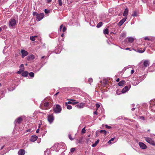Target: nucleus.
Wrapping results in <instances>:
<instances>
[{"label": "nucleus", "instance_id": "1", "mask_svg": "<svg viewBox=\"0 0 155 155\" xmlns=\"http://www.w3.org/2000/svg\"><path fill=\"white\" fill-rule=\"evenodd\" d=\"M50 102V101H47L45 100H43L42 101L41 104L40 106L41 108L45 110L49 109L52 106L51 103Z\"/></svg>", "mask_w": 155, "mask_h": 155}, {"label": "nucleus", "instance_id": "2", "mask_svg": "<svg viewBox=\"0 0 155 155\" xmlns=\"http://www.w3.org/2000/svg\"><path fill=\"white\" fill-rule=\"evenodd\" d=\"M65 147L66 145L65 144L63 143H55L54 145L51 148V150H52L53 149H55L56 152H58L61 149H65Z\"/></svg>", "mask_w": 155, "mask_h": 155}, {"label": "nucleus", "instance_id": "3", "mask_svg": "<svg viewBox=\"0 0 155 155\" xmlns=\"http://www.w3.org/2000/svg\"><path fill=\"white\" fill-rule=\"evenodd\" d=\"M17 24L16 20L14 19L11 18L8 22V26L10 28H12Z\"/></svg>", "mask_w": 155, "mask_h": 155}, {"label": "nucleus", "instance_id": "4", "mask_svg": "<svg viewBox=\"0 0 155 155\" xmlns=\"http://www.w3.org/2000/svg\"><path fill=\"white\" fill-rule=\"evenodd\" d=\"M53 108L54 112L56 113H59L61 111V107L58 104H57L56 106L53 107Z\"/></svg>", "mask_w": 155, "mask_h": 155}, {"label": "nucleus", "instance_id": "5", "mask_svg": "<svg viewBox=\"0 0 155 155\" xmlns=\"http://www.w3.org/2000/svg\"><path fill=\"white\" fill-rule=\"evenodd\" d=\"M144 138L145 140L149 143L153 145H155L154 141L151 138L148 137H144Z\"/></svg>", "mask_w": 155, "mask_h": 155}, {"label": "nucleus", "instance_id": "6", "mask_svg": "<svg viewBox=\"0 0 155 155\" xmlns=\"http://www.w3.org/2000/svg\"><path fill=\"white\" fill-rule=\"evenodd\" d=\"M133 81H132V83L134 86L137 85L141 81L140 80L137 79L136 77H133Z\"/></svg>", "mask_w": 155, "mask_h": 155}, {"label": "nucleus", "instance_id": "7", "mask_svg": "<svg viewBox=\"0 0 155 155\" xmlns=\"http://www.w3.org/2000/svg\"><path fill=\"white\" fill-rule=\"evenodd\" d=\"M44 13H41L38 14L36 17V20L38 21H39L44 18Z\"/></svg>", "mask_w": 155, "mask_h": 155}, {"label": "nucleus", "instance_id": "8", "mask_svg": "<svg viewBox=\"0 0 155 155\" xmlns=\"http://www.w3.org/2000/svg\"><path fill=\"white\" fill-rule=\"evenodd\" d=\"M54 119V118L53 114H50L48 115V120L50 124L53 122Z\"/></svg>", "mask_w": 155, "mask_h": 155}, {"label": "nucleus", "instance_id": "9", "mask_svg": "<svg viewBox=\"0 0 155 155\" xmlns=\"http://www.w3.org/2000/svg\"><path fill=\"white\" fill-rule=\"evenodd\" d=\"M21 57L22 58H24L28 54V52L24 49H21Z\"/></svg>", "mask_w": 155, "mask_h": 155}, {"label": "nucleus", "instance_id": "10", "mask_svg": "<svg viewBox=\"0 0 155 155\" xmlns=\"http://www.w3.org/2000/svg\"><path fill=\"white\" fill-rule=\"evenodd\" d=\"M71 101H69L67 103L68 104H72L73 105H74L75 104H78L79 103L78 102L76 101V100L74 99H71L70 100Z\"/></svg>", "mask_w": 155, "mask_h": 155}, {"label": "nucleus", "instance_id": "11", "mask_svg": "<svg viewBox=\"0 0 155 155\" xmlns=\"http://www.w3.org/2000/svg\"><path fill=\"white\" fill-rule=\"evenodd\" d=\"M131 87L130 85H129V86H125L122 90V93H124L127 91H128Z\"/></svg>", "mask_w": 155, "mask_h": 155}, {"label": "nucleus", "instance_id": "12", "mask_svg": "<svg viewBox=\"0 0 155 155\" xmlns=\"http://www.w3.org/2000/svg\"><path fill=\"white\" fill-rule=\"evenodd\" d=\"M139 145L140 147L142 149H145L147 148L146 145L142 142H140L139 143Z\"/></svg>", "mask_w": 155, "mask_h": 155}, {"label": "nucleus", "instance_id": "13", "mask_svg": "<svg viewBox=\"0 0 155 155\" xmlns=\"http://www.w3.org/2000/svg\"><path fill=\"white\" fill-rule=\"evenodd\" d=\"M38 137L37 136L33 135L32 136L30 140L32 142H34L37 139Z\"/></svg>", "mask_w": 155, "mask_h": 155}, {"label": "nucleus", "instance_id": "14", "mask_svg": "<svg viewBox=\"0 0 155 155\" xmlns=\"http://www.w3.org/2000/svg\"><path fill=\"white\" fill-rule=\"evenodd\" d=\"M35 58V56L34 55L31 54L27 57V59L28 61H31Z\"/></svg>", "mask_w": 155, "mask_h": 155}, {"label": "nucleus", "instance_id": "15", "mask_svg": "<svg viewBox=\"0 0 155 155\" xmlns=\"http://www.w3.org/2000/svg\"><path fill=\"white\" fill-rule=\"evenodd\" d=\"M126 19V18H124L122 19L118 23V25L120 26L124 22Z\"/></svg>", "mask_w": 155, "mask_h": 155}, {"label": "nucleus", "instance_id": "16", "mask_svg": "<svg viewBox=\"0 0 155 155\" xmlns=\"http://www.w3.org/2000/svg\"><path fill=\"white\" fill-rule=\"evenodd\" d=\"M76 106L79 108H82L84 106V103H81L77 105Z\"/></svg>", "mask_w": 155, "mask_h": 155}, {"label": "nucleus", "instance_id": "17", "mask_svg": "<svg viewBox=\"0 0 155 155\" xmlns=\"http://www.w3.org/2000/svg\"><path fill=\"white\" fill-rule=\"evenodd\" d=\"M150 107H154L155 108V100H152L150 102Z\"/></svg>", "mask_w": 155, "mask_h": 155}, {"label": "nucleus", "instance_id": "18", "mask_svg": "<svg viewBox=\"0 0 155 155\" xmlns=\"http://www.w3.org/2000/svg\"><path fill=\"white\" fill-rule=\"evenodd\" d=\"M18 155H24L25 153V151L24 150H20L18 152Z\"/></svg>", "mask_w": 155, "mask_h": 155}, {"label": "nucleus", "instance_id": "19", "mask_svg": "<svg viewBox=\"0 0 155 155\" xmlns=\"http://www.w3.org/2000/svg\"><path fill=\"white\" fill-rule=\"evenodd\" d=\"M22 119L21 117H20L17 118L15 121V123L16 122L18 123H19L21 121H22Z\"/></svg>", "mask_w": 155, "mask_h": 155}, {"label": "nucleus", "instance_id": "20", "mask_svg": "<svg viewBox=\"0 0 155 155\" xmlns=\"http://www.w3.org/2000/svg\"><path fill=\"white\" fill-rule=\"evenodd\" d=\"M149 64V62L148 61L146 60H145L143 62V65L145 67L148 66Z\"/></svg>", "mask_w": 155, "mask_h": 155}, {"label": "nucleus", "instance_id": "21", "mask_svg": "<svg viewBox=\"0 0 155 155\" xmlns=\"http://www.w3.org/2000/svg\"><path fill=\"white\" fill-rule=\"evenodd\" d=\"M126 39L127 40L128 42L130 43H132L134 41V38L132 37L127 38Z\"/></svg>", "mask_w": 155, "mask_h": 155}, {"label": "nucleus", "instance_id": "22", "mask_svg": "<svg viewBox=\"0 0 155 155\" xmlns=\"http://www.w3.org/2000/svg\"><path fill=\"white\" fill-rule=\"evenodd\" d=\"M28 74V72L27 71H25L22 72L21 74V75L23 77H26L27 76Z\"/></svg>", "mask_w": 155, "mask_h": 155}, {"label": "nucleus", "instance_id": "23", "mask_svg": "<svg viewBox=\"0 0 155 155\" xmlns=\"http://www.w3.org/2000/svg\"><path fill=\"white\" fill-rule=\"evenodd\" d=\"M50 150L49 149H47L44 152L45 155H50Z\"/></svg>", "mask_w": 155, "mask_h": 155}, {"label": "nucleus", "instance_id": "24", "mask_svg": "<svg viewBox=\"0 0 155 155\" xmlns=\"http://www.w3.org/2000/svg\"><path fill=\"white\" fill-rule=\"evenodd\" d=\"M128 14V10L127 9H125L123 14V15L124 16H126Z\"/></svg>", "mask_w": 155, "mask_h": 155}, {"label": "nucleus", "instance_id": "25", "mask_svg": "<svg viewBox=\"0 0 155 155\" xmlns=\"http://www.w3.org/2000/svg\"><path fill=\"white\" fill-rule=\"evenodd\" d=\"M19 68H20L19 70H20L23 72L24 70V64H21L20 65Z\"/></svg>", "mask_w": 155, "mask_h": 155}, {"label": "nucleus", "instance_id": "26", "mask_svg": "<svg viewBox=\"0 0 155 155\" xmlns=\"http://www.w3.org/2000/svg\"><path fill=\"white\" fill-rule=\"evenodd\" d=\"M125 81H122L118 83V84L119 86H123L124 84Z\"/></svg>", "mask_w": 155, "mask_h": 155}, {"label": "nucleus", "instance_id": "27", "mask_svg": "<svg viewBox=\"0 0 155 155\" xmlns=\"http://www.w3.org/2000/svg\"><path fill=\"white\" fill-rule=\"evenodd\" d=\"M65 105L67 106V108L68 109H71L72 108V107L71 105H68V104H67V102L65 103Z\"/></svg>", "mask_w": 155, "mask_h": 155}, {"label": "nucleus", "instance_id": "28", "mask_svg": "<svg viewBox=\"0 0 155 155\" xmlns=\"http://www.w3.org/2000/svg\"><path fill=\"white\" fill-rule=\"evenodd\" d=\"M99 141V140H98L97 141H96L95 142V143H94L92 144V147H95L97 145V144L98 143Z\"/></svg>", "mask_w": 155, "mask_h": 155}, {"label": "nucleus", "instance_id": "29", "mask_svg": "<svg viewBox=\"0 0 155 155\" xmlns=\"http://www.w3.org/2000/svg\"><path fill=\"white\" fill-rule=\"evenodd\" d=\"M104 33L105 34H108L109 32L108 30L106 28L104 30Z\"/></svg>", "mask_w": 155, "mask_h": 155}, {"label": "nucleus", "instance_id": "30", "mask_svg": "<svg viewBox=\"0 0 155 155\" xmlns=\"http://www.w3.org/2000/svg\"><path fill=\"white\" fill-rule=\"evenodd\" d=\"M100 133H103L104 135H106L107 133V131L104 130H101L100 131Z\"/></svg>", "mask_w": 155, "mask_h": 155}, {"label": "nucleus", "instance_id": "31", "mask_svg": "<svg viewBox=\"0 0 155 155\" xmlns=\"http://www.w3.org/2000/svg\"><path fill=\"white\" fill-rule=\"evenodd\" d=\"M102 25V23L101 22H100L97 25V27L98 28H99L101 27Z\"/></svg>", "mask_w": 155, "mask_h": 155}, {"label": "nucleus", "instance_id": "32", "mask_svg": "<svg viewBox=\"0 0 155 155\" xmlns=\"http://www.w3.org/2000/svg\"><path fill=\"white\" fill-rule=\"evenodd\" d=\"M126 36V34L124 33H122L120 36V38H124Z\"/></svg>", "mask_w": 155, "mask_h": 155}, {"label": "nucleus", "instance_id": "33", "mask_svg": "<svg viewBox=\"0 0 155 155\" xmlns=\"http://www.w3.org/2000/svg\"><path fill=\"white\" fill-rule=\"evenodd\" d=\"M145 49H143V50H141L139 49V50H137V52H138L140 53H142L145 51Z\"/></svg>", "mask_w": 155, "mask_h": 155}, {"label": "nucleus", "instance_id": "34", "mask_svg": "<svg viewBox=\"0 0 155 155\" xmlns=\"http://www.w3.org/2000/svg\"><path fill=\"white\" fill-rule=\"evenodd\" d=\"M115 139V138H112L108 142V143L109 144H111V141L114 140V139Z\"/></svg>", "mask_w": 155, "mask_h": 155}, {"label": "nucleus", "instance_id": "35", "mask_svg": "<svg viewBox=\"0 0 155 155\" xmlns=\"http://www.w3.org/2000/svg\"><path fill=\"white\" fill-rule=\"evenodd\" d=\"M132 16L134 17L137 16V12L135 11L134 12L132 15Z\"/></svg>", "mask_w": 155, "mask_h": 155}, {"label": "nucleus", "instance_id": "36", "mask_svg": "<svg viewBox=\"0 0 155 155\" xmlns=\"http://www.w3.org/2000/svg\"><path fill=\"white\" fill-rule=\"evenodd\" d=\"M29 75L31 77H33L34 76V73L31 72L29 73Z\"/></svg>", "mask_w": 155, "mask_h": 155}, {"label": "nucleus", "instance_id": "37", "mask_svg": "<svg viewBox=\"0 0 155 155\" xmlns=\"http://www.w3.org/2000/svg\"><path fill=\"white\" fill-rule=\"evenodd\" d=\"M30 39L32 41H34L35 40V37L32 36H30Z\"/></svg>", "mask_w": 155, "mask_h": 155}, {"label": "nucleus", "instance_id": "38", "mask_svg": "<svg viewBox=\"0 0 155 155\" xmlns=\"http://www.w3.org/2000/svg\"><path fill=\"white\" fill-rule=\"evenodd\" d=\"M85 132H86V130H85V127H84L82 130L81 133L82 134H84L85 133Z\"/></svg>", "mask_w": 155, "mask_h": 155}, {"label": "nucleus", "instance_id": "39", "mask_svg": "<svg viewBox=\"0 0 155 155\" xmlns=\"http://www.w3.org/2000/svg\"><path fill=\"white\" fill-rule=\"evenodd\" d=\"M59 4L60 6H61L62 5V2L61 0H58Z\"/></svg>", "mask_w": 155, "mask_h": 155}, {"label": "nucleus", "instance_id": "40", "mask_svg": "<svg viewBox=\"0 0 155 155\" xmlns=\"http://www.w3.org/2000/svg\"><path fill=\"white\" fill-rule=\"evenodd\" d=\"M93 81V79L91 78H89L88 79V82L90 84H91Z\"/></svg>", "mask_w": 155, "mask_h": 155}, {"label": "nucleus", "instance_id": "41", "mask_svg": "<svg viewBox=\"0 0 155 155\" xmlns=\"http://www.w3.org/2000/svg\"><path fill=\"white\" fill-rule=\"evenodd\" d=\"M38 14L37 13L35 12H33V15L34 16H36V17L37 16V15H38Z\"/></svg>", "mask_w": 155, "mask_h": 155}, {"label": "nucleus", "instance_id": "42", "mask_svg": "<svg viewBox=\"0 0 155 155\" xmlns=\"http://www.w3.org/2000/svg\"><path fill=\"white\" fill-rule=\"evenodd\" d=\"M105 127L107 129H110L111 128L110 126H108L107 125H105Z\"/></svg>", "mask_w": 155, "mask_h": 155}, {"label": "nucleus", "instance_id": "43", "mask_svg": "<svg viewBox=\"0 0 155 155\" xmlns=\"http://www.w3.org/2000/svg\"><path fill=\"white\" fill-rule=\"evenodd\" d=\"M66 30V28L65 27H64L63 28L62 31L63 32H65Z\"/></svg>", "mask_w": 155, "mask_h": 155}, {"label": "nucleus", "instance_id": "44", "mask_svg": "<svg viewBox=\"0 0 155 155\" xmlns=\"http://www.w3.org/2000/svg\"><path fill=\"white\" fill-rule=\"evenodd\" d=\"M45 13L47 14L49 13V11L48 10L45 9Z\"/></svg>", "mask_w": 155, "mask_h": 155}, {"label": "nucleus", "instance_id": "45", "mask_svg": "<svg viewBox=\"0 0 155 155\" xmlns=\"http://www.w3.org/2000/svg\"><path fill=\"white\" fill-rule=\"evenodd\" d=\"M63 26V25H61V26L60 27V28H59V30H60V31H61V29L62 28Z\"/></svg>", "mask_w": 155, "mask_h": 155}, {"label": "nucleus", "instance_id": "46", "mask_svg": "<svg viewBox=\"0 0 155 155\" xmlns=\"http://www.w3.org/2000/svg\"><path fill=\"white\" fill-rule=\"evenodd\" d=\"M100 105L98 104H96V107L97 108V109H98L100 107Z\"/></svg>", "mask_w": 155, "mask_h": 155}, {"label": "nucleus", "instance_id": "47", "mask_svg": "<svg viewBox=\"0 0 155 155\" xmlns=\"http://www.w3.org/2000/svg\"><path fill=\"white\" fill-rule=\"evenodd\" d=\"M75 150V148H71V152H74Z\"/></svg>", "mask_w": 155, "mask_h": 155}, {"label": "nucleus", "instance_id": "48", "mask_svg": "<svg viewBox=\"0 0 155 155\" xmlns=\"http://www.w3.org/2000/svg\"><path fill=\"white\" fill-rule=\"evenodd\" d=\"M68 137H69V138L71 140H73V139L72 138L71 135L70 134H69L68 135Z\"/></svg>", "mask_w": 155, "mask_h": 155}, {"label": "nucleus", "instance_id": "49", "mask_svg": "<svg viewBox=\"0 0 155 155\" xmlns=\"http://www.w3.org/2000/svg\"><path fill=\"white\" fill-rule=\"evenodd\" d=\"M140 119L142 120H144V117L143 116H140Z\"/></svg>", "mask_w": 155, "mask_h": 155}, {"label": "nucleus", "instance_id": "50", "mask_svg": "<svg viewBox=\"0 0 155 155\" xmlns=\"http://www.w3.org/2000/svg\"><path fill=\"white\" fill-rule=\"evenodd\" d=\"M22 71H21L20 70H19V71H18L17 72V73L18 74H20L21 73L22 74Z\"/></svg>", "mask_w": 155, "mask_h": 155}, {"label": "nucleus", "instance_id": "51", "mask_svg": "<svg viewBox=\"0 0 155 155\" xmlns=\"http://www.w3.org/2000/svg\"><path fill=\"white\" fill-rule=\"evenodd\" d=\"M144 39L145 40H150L149 38L148 37H144Z\"/></svg>", "mask_w": 155, "mask_h": 155}, {"label": "nucleus", "instance_id": "52", "mask_svg": "<svg viewBox=\"0 0 155 155\" xmlns=\"http://www.w3.org/2000/svg\"><path fill=\"white\" fill-rule=\"evenodd\" d=\"M125 50H130L131 51V48H127L125 49Z\"/></svg>", "mask_w": 155, "mask_h": 155}, {"label": "nucleus", "instance_id": "53", "mask_svg": "<svg viewBox=\"0 0 155 155\" xmlns=\"http://www.w3.org/2000/svg\"><path fill=\"white\" fill-rule=\"evenodd\" d=\"M47 2L48 3H50L51 2L52 0H46Z\"/></svg>", "mask_w": 155, "mask_h": 155}, {"label": "nucleus", "instance_id": "54", "mask_svg": "<svg viewBox=\"0 0 155 155\" xmlns=\"http://www.w3.org/2000/svg\"><path fill=\"white\" fill-rule=\"evenodd\" d=\"M134 72V70H132L131 71V74H133Z\"/></svg>", "mask_w": 155, "mask_h": 155}, {"label": "nucleus", "instance_id": "55", "mask_svg": "<svg viewBox=\"0 0 155 155\" xmlns=\"http://www.w3.org/2000/svg\"><path fill=\"white\" fill-rule=\"evenodd\" d=\"M39 129H37L36 131V133H38L39 132Z\"/></svg>", "mask_w": 155, "mask_h": 155}, {"label": "nucleus", "instance_id": "56", "mask_svg": "<svg viewBox=\"0 0 155 155\" xmlns=\"http://www.w3.org/2000/svg\"><path fill=\"white\" fill-rule=\"evenodd\" d=\"M59 92H57L54 95V96H56L58 94Z\"/></svg>", "mask_w": 155, "mask_h": 155}, {"label": "nucleus", "instance_id": "57", "mask_svg": "<svg viewBox=\"0 0 155 155\" xmlns=\"http://www.w3.org/2000/svg\"><path fill=\"white\" fill-rule=\"evenodd\" d=\"M119 80H119V79L118 78H117V80H116V81H117V82H119Z\"/></svg>", "mask_w": 155, "mask_h": 155}, {"label": "nucleus", "instance_id": "58", "mask_svg": "<svg viewBox=\"0 0 155 155\" xmlns=\"http://www.w3.org/2000/svg\"><path fill=\"white\" fill-rule=\"evenodd\" d=\"M94 114H96L97 115V111H95L94 112Z\"/></svg>", "mask_w": 155, "mask_h": 155}, {"label": "nucleus", "instance_id": "59", "mask_svg": "<svg viewBox=\"0 0 155 155\" xmlns=\"http://www.w3.org/2000/svg\"><path fill=\"white\" fill-rule=\"evenodd\" d=\"M13 90V89H12H12H11V88H8V90H9V91H12V90Z\"/></svg>", "mask_w": 155, "mask_h": 155}, {"label": "nucleus", "instance_id": "60", "mask_svg": "<svg viewBox=\"0 0 155 155\" xmlns=\"http://www.w3.org/2000/svg\"><path fill=\"white\" fill-rule=\"evenodd\" d=\"M136 108H132V109H131L132 110V111L134 110H135V109Z\"/></svg>", "mask_w": 155, "mask_h": 155}, {"label": "nucleus", "instance_id": "61", "mask_svg": "<svg viewBox=\"0 0 155 155\" xmlns=\"http://www.w3.org/2000/svg\"><path fill=\"white\" fill-rule=\"evenodd\" d=\"M60 155H64V153L62 152V153H61Z\"/></svg>", "mask_w": 155, "mask_h": 155}, {"label": "nucleus", "instance_id": "62", "mask_svg": "<svg viewBox=\"0 0 155 155\" xmlns=\"http://www.w3.org/2000/svg\"><path fill=\"white\" fill-rule=\"evenodd\" d=\"M27 132H30L31 131V130H27Z\"/></svg>", "mask_w": 155, "mask_h": 155}, {"label": "nucleus", "instance_id": "63", "mask_svg": "<svg viewBox=\"0 0 155 155\" xmlns=\"http://www.w3.org/2000/svg\"><path fill=\"white\" fill-rule=\"evenodd\" d=\"M64 36V34H62L61 35V36L62 37H63Z\"/></svg>", "mask_w": 155, "mask_h": 155}, {"label": "nucleus", "instance_id": "64", "mask_svg": "<svg viewBox=\"0 0 155 155\" xmlns=\"http://www.w3.org/2000/svg\"><path fill=\"white\" fill-rule=\"evenodd\" d=\"M45 57V56H42V57H41V58H44Z\"/></svg>", "mask_w": 155, "mask_h": 155}]
</instances>
